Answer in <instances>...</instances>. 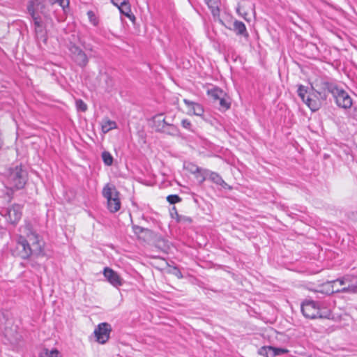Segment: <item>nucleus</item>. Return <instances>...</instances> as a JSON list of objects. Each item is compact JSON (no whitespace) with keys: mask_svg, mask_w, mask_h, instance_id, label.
<instances>
[{"mask_svg":"<svg viewBox=\"0 0 357 357\" xmlns=\"http://www.w3.org/2000/svg\"><path fill=\"white\" fill-rule=\"evenodd\" d=\"M312 93H308L307 89L300 85L298 89V95L302 100L312 111H317L321 106L322 101L327 98V93L333 95L337 105L344 109L350 108L352 105V100L349 95L337 84L324 79L317 80L312 85Z\"/></svg>","mask_w":357,"mask_h":357,"instance_id":"nucleus-1","label":"nucleus"},{"mask_svg":"<svg viewBox=\"0 0 357 357\" xmlns=\"http://www.w3.org/2000/svg\"><path fill=\"white\" fill-rule=\"evenodd\" d=\"M59 3V6L64 8V0H31L27 6V10L31 17H41L44 19L52 20L50 17V8H52L55 2Z\"/></svg>","mask_w":357,"mask_h":357,"instance_id":"nucleus-2","label":"nucleus"},{"mask_svg":"<svg viewBox=\"0 0 357 357\" xmlns=\"http://www.w3.org/2000/svg\"><path fill=\"white\" fill-rule=\"evenodd\" d=\"M303 314L309 319H329L331 312L328 310L322 311L318 303L314 301H305L301 305Z\"/></svg>","mask_w":357,"mask_h":357,"instance_id":"nucleus-3","label":"nucleus"},{"mask_svg":"<svg viewBox=\"0 0 357 357\" xmlns=\"http://www.w3.org/2000/svg\"><path fill=\"white\" fill-rule=\"evenodd\" d=\"M102 196L107 199V208L110 212L115 213L120 209L119 192L114 185L107 184L102 189Z\"/></svg>","mask_w":357,"mask_h":357,"instance_id":"nucleus-4","label":"nucleus"},{"mask_svg":"<svg viewBox=\"0 0 357 357\" xmlns=\"http://www.w3.org/2000/svg\"><path fill=\"white\" fill-rule=\"evenodd\" d=\"M26 172L22 167L16 166L9 170L8 184L10 188L22 189L26 184Z\"/></svg>","mask_w":357,"mask_h":357,"instance_id":"nucleus-5","label":"nucleus"},{"mask_svg":"<svg viewBox=\"0 0 357 357\" xmlns=\"http://www.w3.org/2000/svg\"><path fill=\"white\" fill-rule=\"evenodd\" d=\"M24 232L26 234V237L30 242V251H31V255L43 256V242L39 239V236L36 232L31 229V225L29 224L26 225L24 227Z\"/></svg>","mask_w":357,"mask_h":357,"instance_id":"nucleus-6","label":"nucleus"},{"mask_svg":"<svg viewBox=\"0 0 357 357\" xmlns=\"http://www.w3.org/2000/svg\"><path fill=\"white\" fill-rule=\"evenodd\" d=\"M30 250V242H29L28 238H26L20 236L15 248L12 250V253L14 256L22 259H27L31 255V251Z\"/></svg>","mask_w":357,"mask_h":357,"instance_id":"nucleus-7","label":"nucleus"},{"mask_svg":"<svg viewBox=\"0 0 357 357\" xmlns=\"http://www.w3.org/2000/svg\"><path fill=\"white\" fill-rule=\"evenodd\" d=\"M195 172H200L202 173V178L200 180V183H203L205 180L209 179L214 183L220 185L223 188H229L230 189L231 187L228 185L227 183L225 182V181L222 179V178L216 172H211L208 169H202L199 167H195Z\"/></svg>","mask_w":357,"mask_h":357,"instance_id":"nucleus-8","label":"nucleus"},{"mask_svg":"<svg viewBox=\"0 0 357 357\" xmlns=\"http://www.w3.org/2000/svg\"><path fill=\"white\" fill-rule=\"evenodd\" d=\"M112 331L111 326L107 323L100 324L94 330V335L97 342L100 344L106 343L109 338Z\"/></svg>","mask_w":357,"mask_h":357,"instance_id":"nucleus-9","label":"nucleus"},{"mask_svg":"<svg viewBox=\"0 0 357 357\" xmlns=\"http://www.w3.org/2000/svg\"><path fill=\"white\" fill-rule=\"evenodd\" d=\"M70 52L75 62L81 67H84L88 63V58L82 50L75 45H71Z\"/></svg>","mask_w":357,"mask_h":357,"instance_id":"nucleus-10","label":"nucleus"},{"mask_svg":"<svg viewBox=\"0 0 357 357\" xmlns=\"http://www.w3.org/2000/svg\"><path fill=\"white\" fill-rule=\"evenodd\" d=\"M7 220L12 225H16L22 218V206L20 204H14L6 210Z\"/></svg>","mask_w":357,"mask_h":357,"instance_id":"nucleus-11","label":"nucleus"},{"mask_svg":"<svg viewBox=\"0 0 357 357\" xmlns=\"http://www.w3.org/2000/svg\"><path fill=\"white\" fill-rule=\"evenodd\" d=\"M103 275L107 280L114 287H119L123 284V280L119 275L109 267H105L103 270Z\"/></svg>","mask_w":357,"mask_h":357,"instance_id":"nucleus-12","label":"nucleus"},{"mask_svg":"<svg viewBox=\"0 0 357 357\" xmlns=\"http://www.w3.org/2000/svg\"><path fill=\"white\" fill-rule=\"evenodd\" d=\"M34 21L35 25V31L36 33H43L44 29L50 26H53V22L52 20L44 19L43 20L42 17H32Z\"/></svg>","mask_w":357,"mask_h":357,"instance_id":"nucleus-13","label":"nucleus"},{"mask_svg":"<svg viewBox=\"0 0 357 357\" xmlns=\"http://www.w3.org/2000/svg\"><path fill=\"white\" fill-rule=\"evenodd\" d=\"M4 336L11 344H16L21 339V335L17 333L16 330L12 328H6Z\"/></svg>","mask_w":357,"mask_h":357,"instance_id":"nucleus-14","label":"nucleus"},{"mask_svg":"<svg viewBox=\"0 0 357 357\" xmlns=\"http://www.w3.org/2000/svg\"><path fill=\"white\" fill-rule=\"evenodd\" d=\"M233 25V30L237 35L242 36L245 38H248L249 37V33L247 31L245 25L243 22L238 20H235L234 22Z\"/></svg>","mask_w":357,"mask_h":357,"instance_id":"nucleus-15","label":"nucleus"},{"mask_svg":"<svg viewBox=\"0 0 357 357\" xmlns=\"http://www.w3.org/2000/svg\"><path fill=\"white\" fill-rule=\"evenodd\" d=\"M183 102L187 106L190 107V111L192 112L195 115L202 116L203 114L204 109L200 104L194 102L187 99H184Z\"/></svg>","mask_w":357,"mask_h":357,"instance_id":"nucleus-16","label":"nucleus"},{"mask_svg":"<svg viewBox=\"0 0 357 357\" xmlns=\"http://www.w3.org/2000/svg\"><path fill=\"white\" fill-rule=\"evenodd\" d=\"M153 123L155 130L160 132V130L159 128L160 127L165 128L168 121H166L165 118H162V114H160L153 117Z\"/></svg>","mask_w":357,"mask_h":357,"instance_id":"nucleus-17","label":"nucleus"},{"mask_svg":"<svg viewBox=\"0 0 357 357\" xmlns=\"http://www.w3.org/2000/svg\"><path fill=\"white\" fill-rule=\"evenodd\" d=\"M120 12L123 14L125 16L130 18L131 20H135V17L131 13L130 5L128 1H126L120 7H119Z\"/></svg>","mask_w":357,"mask_h":357,"instance_id":"nucleus-18","label":"nucleus"},{"mask_svg":"<svg viewBox=\"0 0 357 357\" xmlns=\"http://www.w3.org/2000/svg\"><path fill=\"white\" fill-rule=\"evenodd\" d=\"M159 129L160 130V132L173 136H177L179 134V130L177 128V127L169 122H168L165 128L160 127Z\"/></svg>","mask_w":357,"mask_h":357,"instance_id":"nucleus-19","label":"nucleus"},{"mask_svg":"<svg viewBox=\"0 0 357 357\" xmlns=\"http://www.w3.org/2000/svg\"><path fill=\"white\" fill-rule=\"evenodd\" d=\"M208 8L214 17L218 16L220 14L219 1L218 0H205Z\"/></svg>","mask_w":357,"mask_h":357,"instance_id":"nucleus-20","label":"nucleus"},{"mask_svg":"<svg viewBox=\"0 0 357 357\" xmlns=\"http://www.w3.org/2000/svg\"><path fill=\"white\" fill-rule=\"evenodd\" d=\"M259 354L260 355L264 356L266 357H275V347H262L259 349Z\"/></svg>","mask_w":357,"mask_h":357,"instance_id":"nucleus-21","label":"nucleus"},{"mask_svg":"<svg viewBox=\"0 0 357 357\" xmlns=\"http://www.w3.org/2000/svg\"><path fill=\"white\" fill-rule=\"evenodd\" d=\"M40 357H61L57 349L49 350L44 349L40 354Z\"/></svg>","mask_w":357,"mask_h":357,"instance_id":"nucleus-22","label":"nucleus"},{"mask_svg":"<svg viewBox=\"0 0 357 357\" xmlns=\"http://www.w3.org/2000/svg\"><path fill=\"white\" fill-rule=\"evenodd\" d=\"M337 292L342 293H357V281L353 284H349L347 287H343L341 289L337 290Z\"/></svg>","mask_w":357,"mask_h":357,"instance_id":"nucleus-23","label":"nucleus"},{"mask_svg":"<svg viewBox=\"0 0 357 357\" xmlns=\"http://www.w3.org/2000/svg\"><path fill=\"white\" fill-rule=\"evenodd\" d=\"M208 94L214 100H219L222 96H225L223 91L218 88L209 91Z\"/></svg>","mask_w":357,"mask_h":357,"instance_id":"nucleus-24","label":"nucleus"},{"mask_svg":"<svg viewBox=\"0 0 357 357\" xmlns=\"http://www.w3.org/2000/svg\"><path fill=\"white\" fill-rule=\"evenodd\" d=\"M102 158L104 162V163L107 165L110 166L113 163V157L108 151H103L102 153Z\"/></svg>","mask_w":357,"mask_h":357,"instance_id":"nucleus-25","label":"nucleus"},{"mask_svg":"<svg viewBox=\"0 0 357 357\" xmlns=\"http://www.w3.org/2000/svg\"><path fill=\"white\" fill-rule=\"evenodd\" d=\"M115 127L116 123L114 121H107L102 126V130L104 132H107Z\"/></svg>","mask_w":357,"mask_h":357,"instance_id":"nucleus-26","label":"nucleus"},{"mask_svg":"<svg viewBox=\"0 0 357 357\" xmlns=\"http://www.w3.org/2000/svg\"><path fill=\"white\" fill-rule=\"evenodd\" d=\"M132 229L135 234L137 235H139L142 232H145L146 234H150L151 233V231L150 229L137 225H133Z\"/></svg>","mask_w":357,"mask_h":357,"instance_id":"nucleus-27","label":"nucleus"},{"mask_svg":"<svg viewBox=\"0 0 357 357\" xmlns=\"http://www.w3.org/2000/svg\"><path fill=\"white\" fill-rule=\"evenodd\" d=\"M87 15L90 22L92 23L94 26H97L98 24V20L95 13L92 10H89L87 12Z\"/></svg>","mask_w":357,"mask_h":357,"instance_id":"nucleus-28","label":"nucleus"},{"mask_svg":"<svg viewBox=\"0 0 357 357\" xmlns=\"http://www.w3.org/2000/svg\"><path fill=\"white\" fill-rule=\"evenodd\" d=\"M219 105L223 110H227L230 107V102H228L223 96L218 100Z\"/></svg>","mask_w":357,"mask_h":357,"instance_id":"nucleus-29","label":"nucleus"},{"mask_svg":"<svg viewBox=\"0 0 357 357\" xmlns=\"http://www.w3.org/2000/svg\"><path fill=\"white\" fill-rule=\"evenodd\" d=\"M167 200L171 204H174L176 203L180 202L181 201V198L177 195H170L167 196Z\"/></svg>","mask_w":357,"mask_h":357,"instance_id":"nucleus-30","label":"nucleus"},{"mask_svg":"<svg viewBox=\"0 0 357 357\" xmlns=\"http://www.w3.org/2000/svg\"><path fill=\"white\" fill-rule=\"evenodd\" d=\"M76 107L78 110L82 112H86L87 109L86 104L81 99L76 100Z\"/></svg>","mask_w":357,"mask_h":357,"instance_id":"nucleus-31","label":"nucleus"},{"mask_svg":"<svg viewBox=\"0 0 357 357\" xmlns=\"http://www.w3.org/2000/svg\"><path fill=\"white\" fill-rule=\"evenodd\" d=\"M171 215H172V218H174V215H176V219H177V221L178 222H181V215H179L177 213V211H176V208L175 206H173L172 208V211L171 212Z\"/></svg>","mask_w":357,"mask_h":357,"instance_id":"nucleus-32","label":"nucleus"},{"mask_svg":"<svg viewBox=\"0 0 357 357\" xmlns=\"http://www.w3.org/2000/svg\"><path fill=\"white\" fill-rule=\"evenodd\" d=\"M275 356H280L284 354H287L288 352V350L282 348H275Z\"/></svg>","mask_w":357,"mask_h":357,"instance_id":"nucleus-33","label":"nucleus"},{"mask_svg":"<svg viewBox=\"0 0 357 357\" xmlns=\"http://www.w3.org/2000/svg\"><path fill=\"white\" fill-rule=\"evenodd\" d=\"M182 126L186 129L190 130L191 129V123L190 121L187 119H183L181 121Z\"/></svg>","mask_w":357,"mask_h":357,"instance_id":"nucleus-34","label":"nucleus"},{"mask_svg":"<svg viewBox=\"0 0 357 357\" xmlns=\"http://www.w3.org/2000/svg\"><path fill=\"white\" fill-rule=\"evenodd\" d=\"M351 280H350L349 277L344 278L342 279H338L337 282H339L340 284L344 285L349 282H350Z\"/></svg>","mask_w":357,"mask_h":357,"instance_id":"nucleus-35","label":"nucleus"},{"mask_svg":"<svg viewBox=\"0 0 357 357\" xmlns=\"http://www.w3.org/2000/svg\"><path fill=\"white\" fill-rule=\"evenodd\" d=\"M126 0H112V2L114 5L120 7Z\"/></svg>","mask_w":357,"mask_h":357,"instance_id":"nucleus-36","label":"nucleus"},{"mask_svg":"<svg viewBox=\"0 0 357 357\" xmlns=\"http://www.w3.org/2000/svg\"><path fill=\"white\" fill-rule=\"evenodd\" d=\"M192 173L195 174L196 175V178L199 180L200 182V180L202 178V173L200 172H195V170L192 171Z\"/></svg>","mask_w":357,"mask_h":357,"instance_id":"nucleus-37","label":"nucleus"},{"mask_svg":"<svg viewBox=\"0 0 357 357\" xmlns=\"http://www.w3.org/2000/svg\"><path fill=\"white\" fill-rule=\"evenodd\" d=\"M351 218H352L354 220L357 221V212H356V213H352V214H351Z\"/></svg>","mask_w":357,"mask_h":357,"instance_id":"nucleus-38","label":"nucleus"},{"mask_svg":"<svg viewBox=\"0 0 357 357\" xmlns=\"http://www.w3.org/2000/svg\"><path fill=\"white\" fill-rule=\"evenodd\" d=\"M183 220L191 222V219L190 218H185V217L181 216V221H183Z\"/></svg>","mask_w":357,"mask_h":357,"instance_id":"nucleus-39","label":"nucleus"},{"mask_svg":"<svg viewBox=\"0 0 357 357\" xmlns=\"http://www.w3.org/2000/svg\"><path fill=\"white\" fill-rule=\"evenodd\" d=\"M195 167H196L195 165H193V166H192V169H190V171L192 172V170H195Z\"/></svg>","mask_w":357,"mask_h":357,"instance_id":"nucleus-40","label":"nucleus"}]
</instances>
